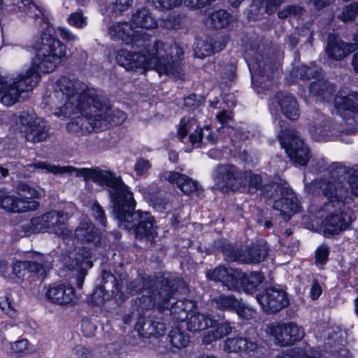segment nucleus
Here are the masks:
<instances>
[{"label":"nucleus","mask_w":358,"mask_h":358,"mask_svg":"<svg viewBox=\"0 0 358 358\" xmlns=\"http://www.w3.org/2000/svg\"><path fill=\"white\" fill-rule=\"evenodd\" d=\"M46 104L55 110L57 117L73 116L66 129L77 136L122 124L127 118L122 110L110 108L83 83L66 76L56 80Z\"/></svg>","instance_id":"obj_1"},{"label":"nucleus","mask_w":358,"mask_h":358,"mask_svg":"<svg viewBox=\"0 0 358 358\" xmlns=\"http://www.w3.org/2000/svg\"><path fill=\"white\" fill-rule=\"evenodd\" d=\"M27 167L43 170L55 175L74 174L76 177H82L85 182L91 180L100 186L108 187L113 213L118 221V225L132 231L138 238H146L149 241H152L156 237L157 232L153 218L146 212H134L135 201L132 192L122 178L110 171L99 167L61 166L42 161L28 164Z\"/></svg>","instance_id":"obj_2"},{"label":"nucleus","mask_w":358,"mask_h":358,"mask_svg":"<svg viewBox=\"0 0 358 358\" xmlns=\"http://www.w3.org/2000/svg\"><path fill=\"white\" fill-rule=\"evenodd\" d=\"M32 63L23 69L9 83L0 76V101L6 106L15 104L22 92L31 90L38 81L40 73H50L62 63L66 56V45L59 40L43 33L36 47Z\"/></svg>","instance_id":"obj_3"},{"label":"nucleus","mask_w":358,"mask_h":358,"mask_svg":"<svg viewBox=\"0 0 358 358\" xmlns=\"http://www.w3.org/2000/svg\"><path fill=\"white\" fill-rule=\"evenodd\" d=\"M306 189L310 194H316L321 189L329 203L325 206L327 210L335 208L322 222L324 236L338 234L348 228L355 219L351 208L346 206L352 200V195H358V177L352 175L348 180L342 182L340 178L314 180Z\"/></svg>","instance_id":"obj_4"},{"label":"nucleus","mask_w":358,"mask_h":358,"mask_svg":"<svg viewBox=\"0 0 358 358\" xmlns=\"http://www.w3.org/2000/svg\"><path fill=\"white\" fill-rule=\"evenodd\" d=\"M182 55L183 50L178 44L171 45L157 41L139 52L120 50L116 55V61L128 71L145 73L154 69L159 75L177 76L180 69L179 61Z\"/></svg>","instance_id":"obj_5"},{"label":"nucleus","mask_w":358,"mask_h":358,"mask_svg":"<svg viewBox=\"0 0 358 358\" xmlns=\"http://www.w3.org/2000/svg\"><path fill=\"white\" fill-rule=\"evenodd\" d=\"M335 87L327 80H317L310 85V94L320 100L334 99L337 113L344 119L352 118L358 124V93L345 87L334 96Z\"/></svg>","instance_id":"obj_6"},{"label":"nucleus","mask_w":358,"mask_h":358,"mask_svg":"<svg viewBox=\"0 0 358 358\" xmlns=\"http://www.w3.org/2000/svg\"><path fill=\"white\" fill-rule=\"evenodd\" d=\"M17 196L6 189H0V208L8 213H21L35 210L39 203L35 199L40 197V192L26 183L20 182L16 187Z\"/></svg>","instance_id":"obj_7"},{"label":"nucleus","mask_w":358,"mask_h":358,"mask_svg":"<svg viewBox=\"0 0 358 358\" xmlns=\"http://www.w3.org/2000/svg\"><path fill=\"white\" fill-rule=\"evenodd\" d=\"M178 138L189 147H200L203 145H213L217 136L210 127H199L193 117H182L177 127Z\"/></svg>","instance_id":"obj_8"},{"label":"nucleus","mask_w":358,"mask_h":358,"mask_svg":"<svg viewBox=\"0 0 358 358\" xmlns=\"http://www.w3.org/2000/svg\"><path fill=\"white\" fill-rule=\"evenodd\" d=\"M29 257H31V260L17 261L11 268L2 266L0 272L4 277L18 282L23 279L27 271L43 276L52 267L51 262L41 254L30 253Z\"/></svg>","instance_id":"obj_9"},{"label":"nucleus","mask_w":358,"mask_h":358,"mask_svg":"<svg viewBox=\"0 0 358 358\" xmlns=\"http://www.w3.org/2000/svg\"><path fill=\"white\" fill-rule=\"evenodd\" d=\"M274 122L281 128L279 140L290 159L298 165H306L310 159L308 148L304 144L295 131H283L281 120L275 119Z\"/></svg>","instance_id":"obj_10"},{"label":"nucleus","mask_w":358,"mask_h":358,"mask_svg":"<svg viewBox=\"0 0 358 358\" xmlns=\"http://www.w3.org/2000/svg\"><path fill=\"white\" fill-rule=\"evenodd\" d=\"M171 281L162 280L161 286L152 296L143 295L135 300V303L142 310H147L156 305L159 310H169L176 303V298L173 297L174 289Z\"/></svg>","instance_id":"obj_11"},{"label":"nucleus","mask_w":358,"mask_h":358,"mask_svg":"<svg viewBox=\"0 0 358 358\" xmlns=\"http://www.w3.org/2000/svg\"><path fill=\"white\" fill-rule=\"evenodd\" d=\"M222 251L229 261H238L245 264H255L263 261L268 255L266 244H252L243 252L229 243L222 246Z\"/></svg>","instance_id":"obj_12"},{"label":"nucleus","mask_w":358,"mask_h":358,"mask_svg":"<svg viewBox=\"0 0 358 358\" xmlns=\"http://www.w3.org/2000/svg\"><path fill=\"white\" fill-rule=\"evenodd\" d=\"M170 314L176 322H184L187 319V328L192 332L204 330L209 324H212V320L205 315L194 312L187 314L182 301H176V303L171 308Z\"/></svg>","instance_id":"obj_13"},{"label":"nucleus","mask_w":358,"mask_h":358,"mask_svg":"<svg viewBox=\"0 0 358 358\" xmlns=\"http://www.w3.org/2000/svg\"><path fill=\"white\" fill-rule=\"evenodd\" d=\"M108 34L112 39L122 41L127 45L137 44L141 40L145 41L148 37L145 32L136 30L132 24L126 22L113 23L108 27Z\"/></svg>","instance_id":"obj_14"},{"label":"nucleus","mask_w":358,"mask_h":358,"mask_svg":"<svg viewBox=\"0 0 358 358\" xmlns=\"http://www.w3.org/2000/svg\"><path fill=\"white\" fill-rule=\"evenodd\" d=\"M267 331L281 345H287L300 341L304 336L303 329L292 322L270 325Z\"/></svg>","instance_id":"obj_15"},{"label":"nucleus","mask_w":358,"mask_h":358,"mask_svg":"<svg viewBox=\"0 0 358 358\" xmlns=\"http://www.w3.org/2000/svg\"><path fill=\"white\" fill-rule=\"evenodd\" d=\"M257 300L266 313H276L289 303L286 292L282 289L273 287L268 288L262 294L257 295Z\"/></svg>","instance_id":"obj_16"},{"label":"nucleus","mask_w":358,"mask_h":358,"mask_svg":"<svg viewBox=\"0 0 358 358\" xmlns=\"http://www.w3.org/2000/svg\"><path fill=\"white\" fill-rule=\"evenodd\" d=\"M214 180L220 187H227L236 190L245 184L243 173H241L234 166H219L214 175Z\"/></svg>","instance_id":"obj_17"},{"label":"nucleus","mask_w":358,"mask_h":358,"mask_svg":"<svg viewBox=\"0 0 358 358\" xmlns=\"http://www.w3.org/2000/svg\"><path fill=\"white\" fill-rule=\"evenodd\" d=\"M206 277L212 280L222 282L229 289H235L239 287L243 273L231 267L220 266L212 271H208Z\"/></svg>","instance_id":"obj_18"},{"label":"nucleus","mask_w":358,"mask_h":358,"mask_svg":"<svg viewBox=\"0 0 358 358\" xmlns=\"http://www.w3.org/2000/svg\"><path fill=\"white\" fill-rule=\"evenodd\" d=\"M135 329L142 337L161 336L165 334L166 325L161 318L140 317L135 324Z\"/></svg>","instance_id":"obj_19"},{"label":"nucleus","mask_w":358,"mask_h":358,"mask_svg":"<svg viewBox=\"0 0 358 358\" xmlns=\"http://www.w3.org/2000/svg\"><path fill=\"white\" fill-rule=\"evenodd\" d=\"M47 299L58 305L73 304L77 301V296L71 286L59 285L50 287L46 292Z\"/></svg>","instance_id":"obj_20"},{"label":"nucleus","mask_w":358,"mask_h":358,"mask_svg":"<svg viewBox=\"0 0 358 358\" xmlns=\"http://www.w3.org/2000/svg\"><path fill=\"white\" fill-rule=\"evenodd\" d=\"M91 252L89 249L85 248H79L78 250L73 251L69 253V261L68 266L70 269L80 268L81 272L78 276V286L82 287L85 275L84 269L91 268L92 262L90 260Z\"/></svg>","instance_id":"obj_21"},{"label":"nucleus","mask_w":358,"mask_h":358,"mask_svg":"<svg viewBox=\"0 0 358 358\" xmlns=\"http://www.w3.org/2000/svg\"><path fill=\"white\" fill-rule=\"evenodd\" d=\"M162 178L171 184L176 185L182 192L187 194L199 189L196 181L178 171H165L162 173Z\"/></svg>","instance_id":"obj_22"},{"label":"nucleus","mask_w":358,"mask_h":358,"mask_svg":"<svg viewBox=\"0 0 358 358\" xmlns=\"http://www.w3.org/2000/svg\"><path fill=\"white\" fill-rule=\"evenodd\" d=\"M49 231L63 238L72 235L71 231L66 226L69 215L62 211L52 210L47 213Z\"/></svg>","instance_id":"obj_23"},{"label":"nucleus","mask_w":358,"mask_h":358,"mask_svg":"<svg viewBox=\"0 0 358 358\" xmlns=\"http://www.w3.org/2000/svg\"><path fill=\"white\" fill-rule=\"evenodd\" d=\"M74 236L83 243H96L99 241V236L96 229L87 218L80 221L75 229Z\"/></svg>","instance_id":"obj_24"},{"label":"nucleus","mask_w":358,"mask_h":358,"mask_svg":"<svg viewBox=\"0 0 358 358\" xmlns=\"http://www.w3.org/2000/svg\"><path fill=\"white\" fill-rule=\"evenodd\" d=\"M353 44L346 43L336 37H329L327 47V52L332 59L341 60L343 59L350 52L354 51Z\"/></svg>","instance_id":"obj_25"},{"label":"nucleus","mask_w":358,"mask_h":358,"mask_svg":"<svg viewBox=\"0 0 358 358\" xmlns=\"http://www.w3.org/2000/svg\"><path fill=\"white\" fill-rule=\"evenodd\" d=\"M0 345L3 352L9 356L22 357L29 353V342L25 338L9 342L3 336L0 339Z\"/></svg>","instance_id":"obj_26"},{"label":"nucleus","mask_w":358,"mask_h":358,"mask_svg":"<svg viewBox=\"0 0 358 358\" xmlns=\"http://www.w3.org/2000/svg\"><path fill=\"white\" fill-rule=\"evenodd\" d=\"M258 347L255 341L237 336L229 338L226 340L224 346V350L233 352H250L255 351Z\"/></svg>","instance_id":"obj_27"},{"label":"nucleus","mask_w":358,"mask_h":358,"mask_svg":"<svg viewBox=\"0 0 358 358\" xmlns=\"http://www.w3.org/2000/svg\"><path fill=\"white\" fill-rule=\"evenodd\" d=\"M48 136L46 122L41 118H36L31 121L26 131V138L31 142L44 141Z\"/></svg>","instance_id":"obj_28"},{"label":"nucleus","mask_w":358,"mask_h":358,"mask_svg":"<svg viewBox=\"0 0 358 358\" xmlns=\"http://www.w3.org/2000/svg\"><path fill=\"white\" fill-rule=\"evenodd\" d=\"M131 22L136 28L145 29H152L157 26V21L155 17H153L149 10L145 8L138 9L132 15Z\"/></svg>","instance_id":"obj_29"},{"label":"nucleus","mask_w":358,"mask_h":358,"mask_svg":"<svg viewBox=\"0 0 358 358\" xmlns=\"http://www.w3.org/2000/svg\"><path fill=\"white\" fill-rule=\"evenodd\" d=\"M278 102L282 113L290 120H296L299 116V108L295 97L290 94L279 95Z\"/></svg>","instance_id":"obj_30"},{"label":"nucleus","mask_w":358,"mask_h":358,"mask_svg":"<svg viewBox=\"0 0 358 358\" xmlns=\"http://www.w3.org/2000/svg\"><path fill=\"white\" fill-rule=\"evenodd\" d=\"M210 329L208 330L203 336V341L206 343H210L224 336L229 334L232 327L227 322L216 323L212 320V324H209Z\"/></svg>","instance_id":"obj_31"},{"label":"nucleus","mask_w":358,"mask_h":358,"mask_svg":"<svg viewBox=\"0 0 358 358\" xmlns=\"http://www.w3.org/2000/svg\"><path fill=\"white\" fill-rule=\"evenodd\" d=\"M294 199L292 194L287 193V197H283L274 203V208L280 212L285 219L289 218L291 213H295L299 210V205Z\"/></svg>","instance_id":"obj_32"},{"label":"nucleus","mask_w":358,"mask_h":358,"mask_svg":"<svg viewBox=\"0 0 358 358\" xmlns=\"http://www.w3.org/2000/svg\"><path fill=\"white\" fill-rule=\"evenodd\" d=\"M224 45L221 44L217 45V43L213 44L212 39H197L194 47V55L198 58H203L220 51Z\"/></svg>","instance_id":"obj_33"},{"label":"nucleus","mask_w":358,"mask_h":358,"mask_svg":"<svg viewBox=\"0 0 358 358\" xmlns=\"http://www.w3.org/2000/svg\"><path fill=\"white\" fill-rule=\"evenodd\" d=\"M22 229L26 234L49 231L47 213L41 216L33 217L29 222L22 226Z\"/></svg>","instance_id":"obj_34"},{"label":"nucleus","mask_w":358,"mask_h":358,"mask_svg":"<svg viewBox=\"0 0 358 358\" xmlns=\"http://www.w3.org/2000/svg\"><path fill=\"white\" fill-rule=\"evenodd\" d=\"M264 277L260 273L252 272L248 274L243 273V277L239 281V286L241 285L245 292H251L262 283Z\"/></svg>","instance_id":"obj_35"},{"label":"nucleus","mask_w":358,"mask_h":358,"mask_svg":"<svg viewBox=\"0 0 358 358\" xmlns=\"http://www.w3.org/2000/svg\"><path fill=\"white\" fill-rule=\"evenodd\" d=\"M229 14L224 10H219L213 13L207 22V24L215 29H221L229 23Z\"/></svg>","instance_id":"obj_36"},{"label":"nucleus","mask_w":358,"mask_h":358,"mask_svg":"<svg viewBox=\"0 0 358 358\" xmlns=\"http://www.w3.org/2000/svg\"><path fill=\"white\" fill-rule=\"evenodd\" d=\"M170 342L176 348H182L189 342V336L185 335L178 327H175L169 334Z\"/></svg>","instance_id":"obj_37"},{"label":"nucleus","mask_w":358,"mask_h":358,"mask_svg":"<svg viewBox=\"0 0 358 358\" xmlns=\"http://www.w3.org/2000/svg\"><path fill=\"white\" fill-rule=\"evenodd\" d=\"M214 301L218 308L229 310H235L240 302L233 296L224 294L217 296Z\"/></svg>","instance_id":"obj_38"},{"label":"nucleus","mask_w":358,"mask_h":358,"mask_svg":"<svg viewBox=\"0 0 358 358\" xmlns=\"http://www.w3.org/2000/svg\"><path fill=\"white\" fill-rule=\"evenodd\" d=\"M282 0H253L251 11L259 7V12L262 10L267 13H271L282 3Z\"/></svg>","instance_id":"obj_39"},{"label":"nucleus","mask_w":358,"mask_h":358,"mask_svg":"<svg viewBox=\"0 0 358 358\" xmlns=\"http://www.w3.org/2000/svg\"><path fill=\"white\" fill-rule=\"evenodd\" d=\"M0 308L10 318H16L17 310L14 307L10 297L8 295L0 296Z\"/></svg>","instance_id":"obj_40"},{"label":"nucleus","mask_w":358,"mask_h":358,"mask_svg":"<svg viewBox=\"0 0 358 358\" xmlns=\"http://www.w3.org/2000/svg\"><path fill=\"white\" fill-rule=\"evenodd\" d=\"M185 22V16L181 14L173 15L164 21V26L169 29H177L182 27Z\"/></svg>","instance_id":"obj_41"},{"label":"nucleus","mask_w":358,"mask_h":358,"mask_svg":"<svg viewBox=\"0 0 358 358\" xmlns=\"http://www.w3.org/2000/svg\"><path fill=\"white\" fill-rule=\"evenodd\" d=\"M68 22L70 25L78 29L83 28L87 25L86 18L80 10L71 14L68 18Z\"/></svg>","instance_id":"obj_42"},{"label":"nucleus","mask_w":358,"mask_h":358,"mask_svg":"<svg viewBox=\"0 0 358 358\" xmlns=\"http://www.w3.org/2000/svg\"><path fill=\"white\" fill-rule=\"evenodd\" d=\"M358 11V2H352L346 6L341 15V19L344 22L353 20Z\"/></svg>","instance_id":"obj_43"},{"label":"nucleus","mask_w":358,"mask_h":358,"mask_svg":"<svg viewBox=\"0 0 358 358\" xmlns=\"http://www.w3.org/2000/svg\"><path fill=\"white\" fill-rule=\"evenodd\" d=\"M56 34L64 40L67 43L72 45L78 41V37L69 29L65 27H57Z\"/></svg>","instance_id":"obj_44"},{"label":"nucleus","mask_w":358,"mask_h":358,"mask_svg":"<svg viewBox=\"0 0 358 358\" xmlns=\"http://www.w3.org/2000/svg\"><path fill=\"white\" fill-rule=\"evenodd\" d=\"M243 181L245 184H243L242 186L248 185L255 189L259 188L262 184V179L259 175L248 171L243 173Z\"/></svg>","instance_id":"obj_45"},{"label":"nucleus","mask_w":358,"mask_h":358,"mask_svg":"<svg viewBox=\"0 0 358 358\" xmlns=\"http://www.w3.org/2000/svg\"><path fill=\"white\" fill-rule=\"evenodd\" d=\"M236 314L245 320L254 318L256 316V311L252 308L241 303V301L235 310Z\"/></svg>","instance_id":"obj_46"},{"label":"nucleus","mask_w":358,"mask_h":358,"mask_svg":"<svg viewBox=\"0 0 358 358\" xmlns=\"http://www.w3.org/2000/svg\"><path fill=\"white\" fill-rule=\"evenodd\" d=\"M290 358H320V355L316 350H293L290 351Z\"/></svg>","instance_id":"obj_47"},{"label":"nucleus","mask_w":358,"mask_h":358,"mask_svg":"<svg viewBox=\"0 0 358 358\" xmlns=\"http://www.w3.org/2000/svg\"><path fill=\"white\" fill-rule=\"evenodd\" d=\"M298 73L302 78H310V77H316L319 74V69L311 64L310 66H302L298 69Z\"/></svg>","instance_id":"obj_48"},{"label":"nucleus","mask_w":358,"mask_h":358,"mask_svg":"<svg viewBox=\"0 0 358 358\" xmlns=\"http://www.w3.org/2000/svg\"><path fill=\"white\" fill-rule=\"evenodd\" d=\"M151 167L149 160L144 158H139L136 160L134 171L137 176H143L145 174Z\"/></svg>","instance_id":"obj_49"},{"label":"nucleus","mask_w":358,"mask_h":358,"mask_svg":"<svg viewBox=\"0 0 358 358\" xmlns=\"http://www.w3.org/2000/svg\"><path fill=\"white\" fill-rule=\"evenodd\" d=\"M329 249L327 245H320L315 252V259L317 265L322 266L327 261Z\"/></svg>","instance_id":"obj_50"},{"label":"nucleus","mask_w":358,"mask_h":358,"mask_svg":"<svg viewBox=\"0 0 358 358\" xmlns=\"http://www.w3.org/2000/svg\"><path fill=\"white\" fill-rule=\"evenodd\" d=\"M92 213L94 217L99 222L103 227L106 226L105 220L106 217L104 216V212L100 205L94 202L92 205Z\"/></svg>","instance_id":"obj_51"},{"label":"nucleus","mask_w":358,"mask_h":358,"mask_svg":"<svg viewBox=\"0 0 358 358\" xmlns=\"http://www.w3.org/2000/svg\"><path fill=\"white\" fill-rule=\"evenodd\" d=\"M110 2L115 11L122 13L131 6L133 0H110Z\"/></svg>","instance_id":"obj_52"},{"label":"nucleus","mask_w":358,"mask_h":358,"mask_svg":"<svg viewBox=\"0 0 358 358\" xmlns=\"http://www.w3.org/2000/svg\"><path fill=\"white\" fill-rule=\"evenodd\" d=\"M81 328L83 334L86 336H92L96 331V326L90 321L83 320L81 324Z\"/></svg>","instance_id":"obj_53"},{"label":"nucleus","mask_w":358,"mask_h":358,"mask_svg":"<svg viewBox=\"0 0 358 358\" xmlns=\"http://www.w3.org/2000/svg\"><path fill=\"white\" fill-rule=\"evenodd\" d=\"M216 118L221 124L226 125L230 122L231 119V112L223 110L216 115Z\"/></svg>","instance_id":"obj_54"},{"label":"nucleus","mask_w":358,"mask_h":358,"mask_svg":"<svg viewBox=\"0 0 358 358\" xmlns=\"http://www.w3.org/2000/svg\"><path fill=\"white\" fill-rule=\"evenodd\" d=\"M92 302L96 305L102 304L105 300L103 291L101 288L96 289L92 296Z\"/></svg>","instance_id":"obj_55"},{"label":"nucleus","mask_w":358,"mask_h":358,"mask_svg":"<svg viewBox=\"0 0 358 358\" xmlns=\"http://www.w3.org/2000/svg\"><path fill=\"white\" fill-rule=\"evenodd\" d=\"M322 294V288L317 281H314L310 291V296L312 299H317Z\"/></svg>","instance_id":"obj_56"},{"label":"nucleus","mask_w":358,"mask_h":358,"mask_svg":"<svg viewBox=\"0 0 358 358\" xmlns=\"http://www.w3.org/2000/svg\"><path fill=\"white\" fill-rule=\"evenodd\" d=\"M301 8L299 7L289 6V7H287V8L280 11L278 13V16L280 18H285V17H287L289 14H292V13L296 14L299 11H301Z\"/></svg>","instance_id":"obj_57"},{"label":"nucleus","mask_w":358,"mask_h":358,"mask_svg":"<svg viewBox=\"0 0 358 358\" xmlns=\"http://www.w3.org/2000/svg\"><path fill=\"white\" fill-rule=\"evenodd\" d=\"M143 282V280L142 278L136 279L135 281L131 282V292H141L142 288L140 285Z\"/></svg>","instance_id":"obj_58"},{"label":"nucleus","mask_w":358,"mask_h":358,"mask_svg":"<svg viewBox=\"0 0 358 358\" xmlns=\"http://www.w3.org/2000/svg\"><path fill=\"white\" fill-rule=\"evenodd\" d=\"M111 278L113 281L115 282V285L113 287V289H111L112 295L116 296L120 294V296H121V287L119 285V282L116 280V279H115L114 277L111 276Z\"/></svg>","instance_id":"obj_59"},{"label":"nucleus","mask_w":358,"mask_h":358,"mask_svg":"<svg viewBox=\"0 0 358 358\" xmlns=\"http://www.w3.org/2000/svg\"><path fill=\"white\" fill-rule=\"evenodd\" d=\"M76 350L78 355L85 358H87L91 355V351L85 347L79 346Z\"/></svg>","instance_id":"obj_60"},{"label":"nucleus","mask_w":358,"mask_h":358,"mask_svg":"<svg viewBox=\"0 0 358 358\" xmlns=\"http://www.w3.org/2000/svg\"><path fill=\"white\" fill-rule=\"evenodd\" d=\"M330 169L331 171H336L339 173H343L345 172V168L338 162H334L331 164L330 166Z\"/></svg>","instance_id":"obj_61"},{"label":"nucleus","mask_w":358,"mask_h":358,"mask_svg":"<svg viewBox=\"0 0 358 358\" xmlns=\"http://www.w3.org/2000/svg\"><path fill=\"white\" fill-rule=\"evenodd\" d=\"M196 98V95H192V96H189V97L187 98H185V105L186 106H188V107H190V108H194L195 106H197L198 105V102L195 103H193L192 101H194Z\"/></svg>","instance_id":"obj_62"},{"label":"nucleus","mask_w":358,"mask_h":358,"mask_svg":"<svg viewBox=\"0 0 358 358\" xmlns=\"http://www.w3.org/2000/svg\"><path fill=\"white\" fill-rule=\"evenodd\" d=\"M312 132L314 136L318 140L322 138L324 135V131L322 128H314Z\"/></svg>","instance_id":"obj_63"},{"label":"nucleus","mask_w":358,"mask_h":358,"mask_svg":"<svg viewBox=\"0 0 358 358\" xmlns=\"http://www.w3.org/2000/svg\"><path fill=\"white\" fill-rule=\"evenodd\" d=\"M317 8H322L330 3L331 0H313Z\"/></svg>","instance_id":"obj_64"}]
</instances>
